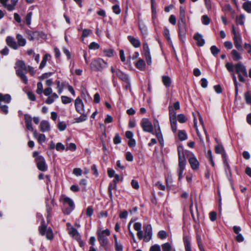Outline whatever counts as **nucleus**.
I'll return each mask as SVG.
<instances>
[{"mask_svg":"<svg viewBox=\"0 0 251 251\" xmlns=\"http://www.w3.org/2000/svg\"><path fill=\"white\" fill-rule=\"evenodd\" d=\"M15 68L16 69V75L21 78L25 84H27L28 79L25 75V73H27V66H26L25 62L22 60L17 61Z\"/></svg>","mask_w":251,"mask_h":251,"instance_id":"1","label":"nucleus"},{"mask_svg":"<svg viewBox=\"0 0 251 251\" xmlns=\"http://www.w3.org/2000/svg\"><path fill=\"white\" fill-rule=\"evenodd\" d=\"M60 201L63 203V210L64 213L65 214H70L75 207L73 201L70 198L64 195L61 196Z\"/></svg>","mask_w":251,"mask_h":251,"instance_id":"2","label":"nucleus"},{"mask_svg":"<svg viewBox=\"0 0 251 251\" xmlns=\"http://www.w3.org/2000/svg\"><path fill=\"white\" fill-rule=\"evenodd\" d=\"M110 234V231L108 229L103 230H99L97 231L98 239L101 246L103 247L107 246L109 242L107 237Z\"/></svg>","mask_w":251,"mask_h":251,"instance_id":"3","label":"nucleus"},{"mask_svg":"<svg viewBox=\"0 0 251 251\" xmlns=\"http://www.w3.org/2000/svg\"><path fill=\"white\" fill-rule=\"evenodd\" d=\"M107 66V63L100 58L93 59L90 64L91 69L95 71H101Z\"/></svg>","mask_w":251,"mask_h":251,"instance_id":"4","label":"nucleus"},{"mask_svg":"<svg viewBox=\"0 0 251 251\" xmlns=\"http://www.w3.org/2000/svg\"><path fill=\"white\" fill-rule=\"evenodd\" d=\"M178 167L177 169V172L178 174V179H180L182 177V174L183 171L185 169L186 165V159L183 153H181L179 149H178Z\"/></svg>","mask_w":251,"mask_h":251,"instance_id":"5","label":"nucleus"},{"mask_svg":"<svg viewBox=\"0 0 251 251\" xmlns=\"http://www.w3.org/2000/svg\"><path fill=\"white\" fill-rule=\"evenodd\" d=\"M33 156L35 158L38 169L41 171H46L48 169V166L44 158L42 156L39 155L37 151H34Z\"/></svg>","mask_w":251,"mask_h":251,"instance_id":"6","label":"nucleus"},{"mask_svg":"<svg viewBox=\"0 0 251 251\" xmlns=\"http://www.w3.org/2000/svg\"><path fill=\"white\" fill-rule=\"evenodd\" d=\"M169 118L172 131L176 132L177 130L176 112L172 106H169Z\"/></svg>","mask_w":251,"mask_h":251,"instance_id":"7","label":"nucleus"},{"mask_svg":"<svg viewBox=\"0 0 251 251\" xmlns=\"http://www.w3.org/2000/svg\"><path fill=\"white\" fill-rule=\"evenodd\" d=\"M39 231L41 235H45L46 238L48 240H51L53 238V233L50 227L48 228L44 224L39 226Z\"/></svg>","mask_w":251,"mask_h":251,"instance_id":"8","label":"nucleus"},{"mask_svg":"<svg viewBox=\"0 0 251 251\" xmlns=\"http://www.w3.org/2000/svg\"><path fill=\"white\" fill-rule=\"evenodd\" d=\"M143 229L145 234L144 235H143V239L145 242H148L152 238V227L150 224H145L143 226Z\"/></svg>","mask_w":251,"mask_h":251,"instance_id":"9","label":"nucleus"},{"mask_svg":"<svg viewBox=\"0 0 251 251\" xmlns=\"http://www.w3.org/2000/svg\"><path fill=\"white\" fill-rule=\"evenodd\" d=\"M141 126L144 131L153 133V126L148 119L143 118L141 121Z\"/></svg>","mask_w":251,"mask_h":251,"instance_id":"10","label":"nucleus"},{"mask_svg":"<svg viewBox=\"0 0 251 251\" xmlns=\"http://www.w3.org/2000/svg\"><path fill=\"white\" fill-rule=\"evenodd\" d=\"M187 158L191 168L194 170L198 169L199 163L195 156L192 153L190 152L187 155Z\"/></svg>","mask_w":251,"mask_h":251,"instance_id":"11","label":"nucleus"},{"mask_svg":"<svg viewBox=\"0 0 251 251\" xmlns=\"http://www.w3.org/2000/svg\"><path fill=\"white\" fill-rule=\"evenodd\" d=\"M75 110L77 112L79 113H85L83 102L79 98H77L75 99Z\"/></svg>","mask_w":251,"mask_h":251,"instance_id":"12","label":"nucleus"},{"mask_svg":"<svg viewBox=\"0 0 251 251\" xmlns=\"http://www.w3.org/2000/svg\"><path fill=\"white\" fill-rule=\"evenodd\" d=\"M236 73L242 74L245 76H248V73L246 67L241 63L239 62L234 66Z\"/></svg>","mask_w":251,"mask_h":251,"instance_id":"13","label":"nucleus"},{"mask_svg":"<svg viewBox=\"0 0 251 251\" xmlns=\"http://www.w3.org/2000/svg\"><path fill=\"white\" fill-rule=\"evenodd\" d=\"M39 128L40 131L43 132H49L51 129L50 124L49 122L47 120H43L41 122Z\"/></svg>","mask_w":251,"mask_h":251,"instance_id":"14","label":"nucleus"},{"mask_svg":"<svg viewBox=\"0 0 251 251\" xmlns=\"http://www.w3.org/2000/svg\"><path fill=\"white\" fill-rule=\"evenodd\" d=\"M234 44L235 48L239 51H242V40L240 35H235L233 37Z\"/></svg>","mask_w":251,"mask_h":251,"instance_id":"15","label":"nucleus"},{"mask_svg":"<svg viewBox=\"0 0 251 251\" xmlns=\"http://www.w3.org/2000/svg\"><path fill=\"white\" fill-rule=\"evenodd\" d=\"M143 50L148 65L151 64V56L150 52V49L147 43L143 44Z\"/></svg>","mask_w":251,"mask_h":251,"instance_id":"16","label":"nucleus"},{"mask_svg":"<svg viewBox=\"0 0 251 251\" xmlns=\"http://www.w3.org/2000/svg\"><path fill=\"white\" fill-rule=\"evenodd\" d=\"M134 229L137 231V235L139 239L141 240L143 238V232L142 230V224L139 222H136L134 224Z\"/></svg>","mask_w":251,"mask_h":251,"instance_id":"17","label":"nucleus"},{"mask_svg":"<svg viewBox=\"0 0 251 251\" xmlns=\"http://www.w3.org/2000/svg\"><path fill=\"white\" fill-rule=\"evenodd\" d=\"M25 124L26 128L31 131H33V128L32 125V118L28 114H25L24 115Z\"/></svg>","mask_w":251,"mask_h":251,"instance_id":"18","label":"nucleus"},{"mask_svg":"<svg viewBox=\"0 0 251 251\" xmlns=\"http://www.w3.org/2000/svg\"><path fill=\"white\" fill-rule=\"evenodd\" d=\"M68 233L72 237L76 240H79L80 239V235H79L77 230L73 227L68 228Z\"/></svg>","mask_w":251,"mask_h":251,"instance_id":"19","label":"nucleus"},{"mask_svg":"<svg viewBox=\"0 0 251 251\" xmlns=\"http://www.w3.org/2000/svg\"><path fill=\"white\" fill-rule=\"evenodd\" d=\"M178 33L180 40L184 42L185 40L186 25H178Z\"/></svg>","mask_w":251,"mask_h":251,"instance_id":"20","label":"nucleus"},{"mask_svg":"<svg viewBox=\"0 0 251 251\" xmlns=\"http://www.w3.org/2000/svg\"><path fill=\"white\" fill-rule=\"evenodd\" d=\"M6 42L7 45L10 48L14 50L18 49V44L12 37L8 36L6 39Z\"/></svg>","mask_w":251,"mask_h":251,"instance_id":"21","label":"nucleus"},{"mask_svg":"<svg viewBox=\"0 0 251 251\" xmlns=\"http://www.w3.org/2000/svg\"><path fill=\"white\" fill-rule=\"evenodd\" d=\"M194 38L197 41V45L199 47H202L205 44V40L203 39V36L199 33H196Z\"/></svg>","mask_w":251,"mask_h":251,"instance_id":"22","label":"nucleus"},{"mask_svg":"<svg viewBox=\"0 0 251 251\" xmlns=\"http://www.w3.org/2000/svg\"><path fill=\"white\" fill-rule=\"evenodd\" d=\"M119 79L125 82H128L129 78L127 75L124 74L120 70H117L116 72V76Z\"/></svg>","mask_w":251,"mask_h":251,"instance_id":"23","label":"nucleus"},{"mask_svg":"<svg viewBox=\"0 0 251 251\" xmlns=\"http://www.w3.org/2000/svg\"><path fill=\"white\" fill-rule=\"evenodd\" d=\"M178 25H186L185 14L184 9L182 7H180L179 20Z\"/></svg>","mask_w":251,"mask_h":251,"instance_id":"24","label":"nucleus"},{"mask_svg":"<svg viewBox=\"0 0 251 251\" xmlns=\"http://www.w3.org/2000/svg\"><path fill=\"white\" fill-rule=\"evenodd\" d=\"M127 38L130 43L135 48H138L140 46L141 43L138 39L135 38L132 36H128Z\"/></svg>","mask_w":251,"mask_h":251,"instance_id":"25","label":"nucleus"},{"mask_svg":"<svg viewBox=\"0 0 251 251\" xmlns=\"http://www.w3.org/2000/svg\"><path fill=\"white\" fill-rule=\"evenodd\" d=\"M155 133L159 143L160 145H163L164 144V141L160 127L155 129Z\"/></svg>","mask_w":251,"mask_h":251,"instance_id":"26","label":"nucleus"},{"mask_svg":"<svg viewBox=\"0 0 251 251\" xmlns=\"http://www.w3.org/2000/svg\"><path fill=\"white\" fill-rule=\"evenodd\" d=\"M183 242L184 243L185 251H191V242L189 238L187 236H184L183 237Z\"/></svg>","mask_w":251,"mask_h":251,"instance_id":"27","label":"nucleus"},{"mask_svg":"<svg viewBox=\"0 0 251 251\" xmlns=\"http://www.w3.org/2000/svg\"><path fill=\"white\" fill-rule=\"evenodd\" d=\"M162 80L164 85L166 87L168 88L171 86L172 81L171 78L169 76L166 75H163L162 76Z\"/></svg>","mask_w":251,"mask_h":251,"instance_id":"28","label":"nucleus"},{"mask_svg":"<svg viewBox=\"0 0 251 251\" xmlns=\"http://www.w3.org/2000/svg\"><path fill=\"white\" fill-rule=\"evenodd\" d=\"M16 39L18 41V47L24 46L25 45L26 40L22 35L20 34H17L16 35Z\"/></svg>","mask_w":251,"mask_h":251,"instance_id":"29","label":"nucleus"},{"mask_svg":"<svg viewBox=\"0 0 251 251\" xmlns=\"http://www.w3.org/2000/svg\"><path fill=\"white\" fill-rule=\"evenodd\" d=\"M58 98V96L56 93H52L50 96L48 97L46 100V103L50 104L52 103L54 100Z\"/></svg>","mask_w":251,"mask_h":251,"instance_id":"30","label":"nucleus"},{"mask_svg":"<svg viewBox=\"0 0 251 251\" xmlns=\"http://www.w3.org/2000/svg\"><path fill=\"white\" fill-rule=\"evenodd\" d=\"M161 247L162 251H173V250H172L173 247L172 244L169 242H166L165 243L161 245Z\"/></svg>","mask_w":251,"mask_h":251,"instance_id":"31","label":"nucleus"},{"mask_svg":"<svg viewBox=\"0 0 251 251\" xmlns=\"http://www.w3.org/2000/svg\"><path fill=\"white\" fill-rule=\"evenodd\" d=\"M232 58L234 61H238L241 59L240 54L235 50H233L231 52Z\"/></svg>","mask_w":251,"mask_h":251,"instance_id":"32","label":"nucleus"},{"mask_svg":"<svg viewBox=\"0 0 251 251\" xmlns=\"http://www.w3.org/2000/svg\"><path fill=\"white\" fill-rule=\"evenodd\" d=\"M243 9L248 13H251V1H248L245 2L243 5Z\"/></svg>","mask_w":251,"mask_h":251,"instance_id":"33","label":"nucleus"},{"mask_svg":"<svg viewBox=\"0 0 251 251\" xmlns=\"http://www.w3.org/2000/svg\"><path fill=\"white\" fill-rule=\"evenodd\" d=\"M178 136L181 141L185 140L187 138V134L184 130H179L178 131Z\"/></svg>","mask_w":251,"mask_h":251,"instance_id":"34","label":"nucleus"},{"mask_svg":"<svg viewBox=\"0 0 251 251\" xmlns=\"http://www.w3.org/2000/svg\"><path fill=\"white\" fill-rule=\"evenodd\" d=\"M215 152L217 153H222L224 158H226L224 154V149L222 146L218 145L215 147Z\"/></svg>","mask_w":251,"mask_h":251,"instance_id":"35","label":"nucleus"},{"mask_svg":"<svg viewBox=\"0 0 251 251\" xmlns=\"http://www.w3.org/2000/svg\"><path fill=\"white\" fill-rule=\"evenodd\" d=\"M81 116L75 119L76 123H81L87 120V115L83 113H80Z\"/></svg>","mask_w":251,"mask_h":251,"instance_id":"36","label":"nucleus"},{"mask_svg":"<svg viewBox=\"0 0 251 251\" xmlns=\"http://www.w3.org/2000/svg\"><path fill=\"white\" fill-rule=\"evenodd\" d=\"M145 66V63L142 59H140L136 64V67L137 68L140 70H143Z\"/></svg>","mask_w":251,"mask_h":251,"instance_id":"37","label":"nucleus"},{"mask_svg":"<svg viewBox=\"0 0 251 251\" xmlns=\"http://www.w3.org/2000/svg\"><path fill=\"white\" fill-rule=\"evenodd\" d=\"M92 33V31L90 29H84L82 30V34L81 36V40H83L84 38L88 36L90 34Z\"/></svg>","mask_w":251,"mask_h":251,"instance_id":"38","label":"nucleus"},{"mask_svg":"<svg viewBox=\"0 0 251 251\" xmlns=\"http://www.w3.org/2000/svg\"><path fill=\"white\" fill-rule=\"evenodd\" d=\"M18 0H11V3L10 4H8V6H7V10L8 11H12L15 9V6L16 5Z\"/></svg>","mask_w":251,"mask_h":251,"instance_id":"39","label":"nucleus"},{"mask_svg":"<svg viewBox=\"0 0 251 251\" xmlns=\"http://www.w3.org/2000/svg\"><path fill=\"white\" fill-rule=\"evenodd\" d=\"M211 53L214 56H216L220 51V50L216 46H212L210 48Z\"/></svg>","mask_w":251,"mask_h":251,"instance_id":"40","label":"nucleus"},{"mask_svg":"<svg viewBox=\"0 0 251 251\" xmlns=\"http://www.w3.org/2000/svg\"><path fill=\"white\" fill-rule=\"evenodd\" d=\"M114 179L113 180V182L114 184H113V187L114 188L116 187V184L119 181H122L123 180V176H120L119 175H115L114 176Z\"/></svg>","mask_w":251,"mask_h":251,"instance_id":"41","label":"nucleus"},{"mask_svg":"<svg viewBox=\"0 0 251 251\" xmlns=\"http://www.w3.org/2000/svg\"><path fill=\"white\" fill-rule=\"evenodd\" d=\"M46 137L45 134H39L38 135V137L37 138V140L38 143L40 144H42L43 143H45L46 141Z\"/></svg>","mask_w":251,"mask_h":251,"instance_id":"42","label":"nucleus"},{"mask_svg":"<svg viewBox=\"0 0 251 251\" xmlns=\"http://www.w3.org/2000/svg\"><path fill=\"white\" fill-rule=\"evenodd\" d=\"M201 22L203 25H208L210 22V19L207 15H203L201 17Z\"/></svg>","mask_w":251,"mask_h":251,"instance_id":"43","label":"nucleus"},{"mask_svg":"<svg viewBox=\"0 0 251 251\" xmlns=\"http://www.w3.org/2000/svg\"><path fill=\"white\" fill-rule=\"evenodd\" d=\"M164 35L166 38L168 42H171L170 36V31L166 27H164Z\"/></svg>","mask_w":251,"mask_h":251,"instance_id":"44","label":"nucleus"},{"mask_svg":"<svg viewBox=\"0 0 251 251\" xmlns=\"http://www.w3.org/2000/svg\"><path fill=\"white\" fill-rule=\"evenodd\" d=\"M57 127L60 131H64L66 128V124L64 122H59Z\"/></svg>","mask_w":251,"mask_h":251,"instance_id":"45","label":"nucleus"},{"mask_svg":"<svg viewBox=\"0 0 251 251\" xmlns=\"http://www.w3.org/2000/svg\"><path fill=\"white\" fill-rule=\"evenodd\" d=\"M112 10L113 12L116 14H119L121 13V9L119 5L118 4H115L112 6Z\"/></svg>","mask_w":251,"mask_h":251,"instance_id":"46","label":"nucleus"},{"mask_svg":"<svg viewBox=\"0 0 251 251\" xmlns=\"http://www.w3.org/2000/svg\"><path fill=\"white\" fill-rule=\"evenodd\" d=\"M37 90H36V93L38 94H41L43 92V84L41 82H38L37 84Z\"/></svg>","mask_w":251,"mask_h":251,"instance_id":"47","label":"nucleus"},{"mask_svg":"<svg viewBox=\"0 0 251 251\" xmlns=\"http://www.w3.org/2000/svg\"><path fill=\"white\" fill-rule=\"evenodd\" d=\"M139 27L141 31V32L144 35H146L147 34V28L146 25L142 24L139 25Z\"/></svg>","mask_w":251,"mask_h":251,"instance_id":"48","label":"nucleus"},{"mask_svg":"<svg viewBox=\"0 0 251 251\" xmlns=\"http://www.w3.org/2000/svg\"><path fill=\"white\" fill-rule=\"evenodd\" d=\"M32 13L31 12H28L25 17V22L27 25L31 24V17Z\"/></svg>","mask_w":251,"mask_h":251,"instance_id":"49","label":"nucleus"},{"mask_svg":"<svg viewBox=\"0 0 251 251\" xmlns=\"http://www.w3.org/2000/svg\"><path fill=\"white\" fill-rule=\"evenodd\" d=\"M245 17L244 15H240L236 18V22L240 25H243Z\"/></svg>","mask_w":251,"mask_h":251,"instance_id":"50","label":"nucleus"},{"mask_svg":"<svg viewBox=\"0 0 251 251\" xmlns=\"http://www.w3.org/2000/svg\"><path fill=\"white\" fill-rule=\"evenodd\" d=\"M223 162H224V164L225 166V169L226 172V173H227V172H229L230 173V167H229V165L226 158L223 159Z\"/></svg>","mask_w":251,"mask_h":251,"instance_id":"51","label":"nucleus"},{"mask_svg":"<svg viewBox=\"0 0 251 251\" xmlns=\"http://www.w3.org/2000/svg\"><path fill=\"white\" fill-rule=\"evenodd\" d=\"M177 118V120L180 123H184L186 121V117L182 114H180L178 115Z\"/></svg>","mask_w":251,"mask_h":251,"instance_id":"52","label":"nucleus"},{"mask_svg":"<svg viewBox=\"0 0 251 251\" xmlns=\"http://www.w3.org/2000/svg\"><path fill=\"white\" fill-rule=\"evenodd\" d=\"M158 236L161 239H165L167 237V233L164 230H160L158 233Z\"/></svg>","mask_w":251,"mask_h":251,"instance_id":"53","label":"nucleus"},{"mask_svg":"<svg viewBox=\"0 0 251 251\" xmlns=\"http://www.w3.org/2000/svg\"><path fill=\"white\" fill-rule=\"evenodd\" d=\"M76 149V145L74 143H70L67 145L66 150L75 151Z\"/></svg>","mask_w":251,"mask_h":251,"instance_id":"54","label":"nucleus"},{"mask_svg":"<svg viewBox=\"0 0 251 251\" xmlns=\"http://www.w3.org/2000/svg\"><path fill=\"white\" fill-rule=\"evenodd\" d=\"M99 48V45L96 42H92L89 46V48L90 50H97Z\"/></svg>","mask_w":251,"mask_h":251,"instance_id":"55","label":"nucleus"},{"mask_svg":"<svg viewBox=\"0 0 251 251\" xmlns=\"http://www.w3.org/2000/svg\"><path fill=\"white\" fill-rule=\"evenodd\" d=\"M57 89H58V92L59 94H61L63 90L64 86L63 84H61L59 81H56Z\"/></svg>","mask_w":251,"mask_h":251,"instance_id":"56","label":"nucleus"},{"mask_svg":"<svg viewBox=\"0 0 251 251\" xmlns=\"http://www.w3.org/2000/svg\"><path fill=\"white\" fill-rule=\"evenodd\" d=\"M245 98L248 104H251V95L250 92H248L245 94Z\"/></svg>","mask_w":251,"mask_h":251,"instance_id":"57","label":"nucleus"},{"mask_svg":"<svg viewBox=\"0 0 251 251\" xmlns=\"http://www.w3.org/2000/svg\"><path fill=\"white\" fill-rule=\"evenodd\" d=\"M61 100L63 103L67 104L71 101V99L67 96H62Z\"/></svg>","mask_w":251,"mask_h":251,"instance_id":"58","label":"nucleus"},{"mask_svg":"<svg viewBox=\"0 0 251 251\" xmlns=\"http://www.w3.org/2000/svg\"><path fill=\"white\" fill-rule=\"evenodd\" d=\"M150 251H161L160 247L158 244H155L151 247Z\"/></svg>","mask_w":251,"mask_h":251,"instance_id":"59","label":"nucleus"},{"mask_svg":"<svg viewBox=\"0 0 251 251\" xmlns=\"http://www.w3.org/2000/svg\"><path fill=\"white\" fill-rule=\"evenodd\" d=\"M126 160L128 161H132L133 160V156L130 152H127L126 154Z\"/></svg>","mask_w":251,"mask_h":251,"instance_id":"60","label":"nucleus"},{"mask_svg":"<svg viewBox=\"0 0 251 251\" xmlns=\"http://www.w3.org/2000/svg\"><path fill=\"white\" fill-rule=\"evenodd\" d=\"M234 67L233 64L231 63L228 62L226 64V67L229 72H233Z\"/></svg>","mask_w":251,"mask_h":251,"instance_id":"61","label":"nucleus"},{"mask_svg":"<svg viewBox=\"0 0 251 251\" xmlns=\"http://www.w3.org/2000/svg\"><path fill=\"white\" fill-rule=\"evenodd\" d=\"M216 217H217V214L215 212L212 211V212H210L209 218L211 221L213 222V221H215L216 219Z\"/></svg>","mask_w":251,"mask_h":251,"instance_id":"62","label":"nucleus"},{"mask_svg":"<svg viewBox=\"0 0 251 251\" xmlns=\"http://www.w3.org/2000/svg\"><path fill=\"white\" fill-rule=\"evenodd\" d=\"M73 174L76 176H80L82 175V170L80 168H75Z\"/></svg>","mask_w":251,"mask_h":251,"instance_id":"63","label":"nucleus"},{"mask_svg":"<svg viewBox=\"0 0 251 251\" xmlns=\"http://www.w3.org/2000/svg\"><path fill=\"white\" fill-rule=\"evenodd\" d=\"M55 148L57 151H59L60 150L63 151L65 149V146L61 143H57L56 145Z\"/></svg>","mask_w":251,"mask_h":251,"instance_id":"64","label":"nucleus"}]
</instances>
